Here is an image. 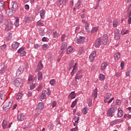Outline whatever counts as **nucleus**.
Returning a JSON list of instances; mask_svg holds the SVG:
<instances>
[{
  "label": "nucleus",
  "mask_w": 131,
  "mask_h": 131,
  "mask_svg": "<svg viewBox=\"0 0 131 131\" xmlns=\"http://www.w3.org/2000/svg\"><path fill=\"white\" fill-rule=\"evenodd\" d=\"M93 97H94V99L97 97V89H95L92 93Z\"/></svg>",
  "instance_id": "cd10ccee"
},
{
  "label": "nucleus",
  "mask_w": 131,
  "mask_h": 131,
  "mask_svg": "<svg viewBox=\"0 0 131 131\" xmlns=\"http://www.w3.org/2000/svg\"><path fill=\"white\" fill-rule=\"evenodd\" d=\"M120 58V53L119 52H117L114 55V59L116 61H118Z\"/></svg>",
  "instance_id": "412c9836"
},
{
  "label": "nucleus",
  "mask_w": 131,
  "mask_h": 131,
  "mask_svg": "<svg viewBox=\"0 0 131 131\" xmlns=\"http://www.w3.org/2000/svg\"><path fill=\"white\" fill-rule=\"evenodd\" d=\"M52 107H55L57 106V102L56 101H54L52 103Z\"/></svg>",
  "instance_id": "5fc2aeb1"
},
{
  "label": "nucleus",
  "mask_w": 131,
  "mask_h": 131,
  "mask_svg": "<svg viewBox=\"0 0 131 131\" xmlns=\"http://www.w3.org/2000/svg\"><path fill=\"white\" fill-rule=\"evenodd\" d=\"M116 103L117 105H120L121 104V100L118 99L116 101Z\"/></svg>",
  "instance_id": "052dcab7"
},
{
  "label": "nucleus",
  "mask_w": 131,
  "mask_h": 131,
  "mask_svg": "<svg viewBox=\"0 0 131 131\" xmlns=\"http://www.w3.org/2000/svg\"><path fill=\"white\" fill-rule=\"evenodd\" d=\"M46 11L44 10H41L40 11V16L41 19H44L45 17Z\"/></svg>",
  "instance_id": "aec40b11"
},
{
  "label": "nucleus",
  "mask_w": 131,
  "mask_h": 131,
  "mask_svg": "<svg viewBox=\"0 0 131 131\" xmlns=\"http://www.w3.org/2000/svg\"><path fill=\"white\" fill-rule=\"evenodd\" d=\"M46 93H47V91H43L42 92V94L40 96V98L42 100H44L46 99Z\"/></svg>",
  "instance_id": "4be33fe9"
},
{
  "label": "nucleus",
  "mask_w": 131,
  "mask_h": 131,
  "mask_svg": "<svg viewBox=\"0 0 131 131\" xmlns=\"http://www.w3.org/2000/svg\"><path fill=\"white\" fill-rule=\"evenodd\" d=\"M9 7L13 11H15L18 9V4H17V2L14 1V2H12L11 5L10 6H9Z\"/></svg>",
  "instance_id": "39448f33"
},
{
  "label": "nucleus",
  "mask_w": 131,
  "mask_h": 131,
  "mask_svg": "<svg viewBox=\"0 0 131 131\" xmlns=\"http://www.w3.org/2000/svg\"><path fill=\"white\" fill-rule=\"evenodd\" d=\"M88 108L87 107H84L83 109H82V113L84 115H86L88 114Z\"/></svg>",
  "instance_id": "a19ab883"
},
{
  "label": "nucleus",
  "mask_w": 131,
  "mask_h": 131,
  "mask_svg": "<svg viewBox=\"0 0 131 131\" xmlns=\"http://www.w3.org/2000/svg\"><path fill=\"white\" fill-rule=\"evenodd\" d=\"M79 120V118L78 117H75V118H74V121H75L76 123H78Z\"/></svg>",
  "instance_id": "603ef678"
},
{
  "label": "nucleus",
  "mask_w": 131,
  "mask_h": 131,
  "mask_svg": "<svg viewBox=\"0 0 131 131\" xmlns=\"http://www.w3.org/2000/svg\"><path fill=\"white\" fill-rule=\"evenodd\" d=\"M21 83H22L21 79H20V78H17L15 80L14 84L16 87H19L21 85Z\"/></svg>",
  "instance_id": "6e6552de"
},
{
  "label": "nucleus",
  "mask_w": 131,
  "mask_h": 131,
  "mask_svg": "<svg viewBox=\"0 0 131 131\" xmlns=\"http://www.w3.org/2000/svg\"><path fill=\"white\" fill-rule=\"evenodd\" d=\"M28 80H29V83L33 82V79L32 76H31V75L29 76Z\"/></svg>",
  "instance_id": "a18cd8bd"
},
{
  "label": "nucleus",
  "mask_w": 131,
  "mask_h": 131,
  "mask_svg": "<svg viewBox=\"0 0 131 131\" xmlns=\"http://www.w3.org/2000/svg\"><path fill=\"white\" fill-rule=\"evenodd\" d=\"M99 78L100 81H104L105 79V76L103 74H100Z\"/></svg>",
  "instance_id": "7c9ffc66"
},
{
  "label": "nucleus",
  "mask_w": 131,
  "mask_h": 131,
  "mask_svg": "<svg viewBox=\"0 0 131 131\" xmlns=\"http://www.w3.org/2000/svg\"><path fill=\"white\" fill-rule=\"evenodd\" d=\"M68 2V0H57V3L58 6L61 5L63 4H66Z\"/></svg>",
  "instance_id": "f3484780"
},
{
  "label": "nucleus",
  "mask_w": 131,
  "mask_h": 131,
  "mask_svg": "<svg viewBox=\"0 0 131 131\" xmlns=\"http://www.w3.org/2000/svg\"><path fill=\"white\" fill-rule=\"evenodd\" d=\"M81 2L80 1H78L77 3L76 4V7H77V8L78 9H79L81 7Z\"/></svg>",
  "instance_id": "c9c22d12"
},
{
  "label": "nucleus",
  "mask_w": 131,
  "mask_h": 131,
  "mask_svg": "<svg viewBox=\"0 0 131 131\" xmlns=\"http://www.w3.org/2000/svg\"><path fill=\"white\" fill-rule=\"evenodd\" d=\"M108 63L106 62H103L102 63L101 66V71H104L108 66Z\"/></svg>",
  "instance_id": "dca6fc26"
},
{
  "label": "nucleus",
  "mask_w": 131,
  "mask_h": 131,
  "mask_svg": "<svg viewBox=\"0 0 131 131\" xmlns=\"http://www.w3.org/2000/svg\"><path fill=\"white\" fill-rule=\"evenodd\" d=\"M114 38L116 40L119 39L120 38V34H118V33L115 34Z\"/></svg>",
  "instance_id": "ea45409f"
},
{
  "label": "nucleus",
  "mask_w": 131,
  "mask_h": 131,
  "mask_svg": "<svg viewBox=\"0 0 131 131\" xmlns=\"http://www.w3.org/2000/svg\"><path fill=\"white\" fill-rule=\"evenodd\" d=\"M129 32V31L127 30L125 32L122 31L121 33L123 35H124L127 34Z\"/></svg>",
  "instance_id": "13d9d810"
},
{
  "label": "nucleus",
  "mask_w": 131,
  "mask_h": 131,
  "mask_svg": "<svg viewBox=\"0 0 131 131\" xmlns=\"http://www.w3.org/2000/svg\"><path fill=\"white\" fill-rule=\"evenodd\" d=\"M118 123V120L113 121H112V122H111V125H115V124H117Z\"/></svg>",
  "instance_id": "864d4df0"
},
{
  "label": "nucleus",
  "mask_w": 131,
  "mask_h": 131,
  "mask_svg": "<svg viewBox=\"0 0 131 131\" xmlns=\"http://www.w3.org/2000/svg\"><path fill=\"white\" fill-rule=\"evenodd\" d=\"M118 25V20L117 19H115L113 21V26L114 28H116Z\"/></svg>",
  "instance_id": "c85d7f7f"
},
{
  "label": "nucleus",
  "mask_w": 131,
  "mask_h": 131,
  "mask_svg": "<svg viewBox=\"0 0 131 131\" xmlns=\"http://www.w3.org/2000/svg\"><path fill=\"white\" fill-rule=\"evenodd\" d=\"M78 101V99H76V100H75V101H74L73 102V103H72V105H71L72 108H74L75 107V106L76 105L77 102Z\"/></svg>",
  "instance_id": "e433bc0d"
},
{
  "label": "nucleus",
  "mask_w": 131,
  "mask_h": 131,
  "mask_svg": "<svg viewBox=\"0 0 131 131\" xmlns=\"http://www.w3.org/2000/svg\"><path fill=\"white\" fill-rule=\"evenodd\" d=\"M66 36L65 34L62 35V36H61V41H63L64 39L66 38Z\"/></svg>",
  "instance_id": "69168bd1"
},
{
  "label": "nucleus",
  "mask_w": 131,
  "mask_h": 131,
  "mask_svg": "<svg viewBox=\"0 0 131 131\" xmlns=\"http://www.w3.org/2000/svg\"><path fill=\"white\" fill-rule=\"evenodd\" d=\"M17 118L19 121H23L25 120V117L23 114H19L18 115Z\"/></svg>",
  "instance_id": "f8f14e48"
},
{
  "label": "nucleus",
  "mask_w": 131,
  "mask_h": 131,
  "mask_svg": "<svg viewBox=\"0 0 131 131\" xmlns=\"http://www.w3.org/2000/svg\"><path fill=\"white\" fill-rule=\"evenodd\" d=\"M44 108V104L42 102H40L38 103V105H37L36 111L38 112V114H39L40 111L42 110Z\"/></svg>",
  "instance_id": "423d86ee"
},
{
  "label": "nucleus",
  "mask_w": 131,
  "mask_h": 131,
  "mask_svg": "<svg viewBox=\"0 0 131 131\" xmlns=\"http://www.w3.org/2000/svg\"><path fill=\"white\" fill-rule=\"evenodd\" d=\"M107 40H108L107 35V34L103 35L102 41L104 45H105L107 43Z\"/></svg>",
  "instance_id": "9b49d317"
},
{
  "label": "nucleus",
  "mask_w": 131,
  "mask_h": 131,
  "mask_svg": "<svg viewBox=\"0 0 131 131\" xmlns=\"http://www.w3.org/2000/svg\"><path fill=\"white\" fill-rule=\"evenodd\" d=\"M4 1H0V10L3 11L4 9Z\"/></svg>",
  "instance_id": "2f4dec72"
},
{
  "label": "nucleus",
  "mask_w": 131,
  "mask_h": 131,
  "mask_svg": "<svg viewBox=\"0 0 131 131\" xmlns=\"http://www.w3.org/2000/svg\"><path fill=\"white\" fill-rule=\"evenodd\" d=\"M77 63H75V65H74V66H73V70L71 73V74L72 76H73L75 73H76V71H77L78 68H77Z\"/></svg>",
  "instance_id": "ddd939ff"
},
{
  "label": "nucleus",
  "mask_w": 131,
  "mask_h": 131,
  "mask_svg": "<svg viewBox=\"0 0 131 131\" xmlns=\"http://www.w3.org/2000/svg\"><path fill=\"white\" fill-rule=\"evenodd\" d=\"M68 45L64 42L62 43L61 46V50L64 51L67 48Z\"/></svg>",
  "instance_id": "a878e982"
},
{
  "label": "nucleus",
  "mask_w": 131,
  "mask_h": 131,
  "mask_svg": "<svg viewBox=\"0 0 131 131\" xmlns=\"http://www.w3.org/2000/svg\"><path fill=\"white\" fill-rule=\"evenodd\" d=\"M124 118H127V119H130L131 118V116L130 115H128L127 114H125V115H124Z\"/></svg>",
  "instance_id": "09e8293b"
},
{
  "label": "nucleus",
  "mask_w": 131,
  "mask_h": 131,
  "mask_svg": "<svg viewBox=\"0 0 131 131\" xmlns=\"http://www.w3.org/2000/svg\"><path fill=\"white\" fill-rule=\"evenodd\" d=\"M116 111V109L114 107H111L108 109L107 112V116L108 117H113L115 115V113Z\"/></svg>",
  "instance_id": "7ed1b4c3"
},
{
  "label": "nucleus",
  "mask_w": 131,
  "mask_h": 131,
  "mask_svg": "<svg viewBox=\"0 0 131 131\" xmlns=\"http://www.w3.org/2000/svg\"><path fill=\"white\" fill-rule=\"evenodd\" d=\"M53 35H54V37L55 38L58 37V33H57V31H54Z\"/></svg>",
  "instance_id": "4d7b16f0"
},
{
  "label": "nucleus",
  "mask_w": 131,
  "mask_h": 131,
  "mask_svg": "<svg viewBox=\"0 0 131 131\" xmlns=\"http://www.w3.org/2000/svg\"><path fill=\"white\" fill-rule=\"evenodd\" d=\"M131 15V4L129 6L127 9V16L129 17Z\"/></svg>",
  "instance_id": "72a5a7b5"
},
{
  "label": "nucleus",
  "mask_w": 131,
  "mask_h": 131,
  "mask_svg": "<svg viewBox=\"0 0 131 131\" xmlns=\"http://www.w3.org/2000/svg\"><path fill=\"white\" fill-rule=\"evenodd\" d=\"M39 33H40V35L41 36H43L45 34L44 29H40V30H39Z\"/></svg>",
  "instance_id": "f704fd0d"
},
{
  "label": "nucleus",
  "mask_w": 131,
  "mask_h": 131,
  "mask_svg": "<svg viewBox=\"0 0 131 131\" xmlns=\"http://www.w3.org/2000/svg\"><path fill=\"white\" fill-rule=\"evenodd\" d=\"M43 77L42 73L41 72H38V80H41Z\"/></svg>",
  "instance_id": "c756f323"
},
{
  "label": "nucleus",
  "mask_w": 131,
  "mask_h": 131,
  "mask_svg": "<svg viewBox=\"0 0 131 131\" xmlns=\"http://www.w3.org/2000/svg\"><path fill=\"white\" fill-rule=\"evenodd\" d=\"M2 126L3 127L4 129L7 128L8 127V124L6 120H3V122L2 123Z\"/></svg>",
  "instance_id": "473e14b6"
},
{
  "label": "nucleus",
  "mask_w": 131,
  "mask_h": 131,
  "mask_svg": "<svg viewBox=\"0 0 131 131\" xmlns=\"http://www.w3.org/2000/svg\"><path fill=\"white\" fill-rule=\"evenodd\" d=\"M111 97V94L107 93L105 96L104 102L107 103V101L110 99Z\"/></svg>",
  "instance_id": "6ab92c4d"
},
{
  "label": "nucleus",
  "mask_w": 131,
  "mask_h": 131,
  "mask_svg": "<svg viewBox=\"0 0 131 131\" xmlns=\"http://www.w3.org/2000/svg\"><path fill=\"white\" fill-rule=\"evenodd\" d=\"M35 87H36V84H33L30 85V90H33Z\"/></svg>",
  "instance_id": "680f3d73"
},
{
  "label": "nucleus",
  "mask_w": 131,
  "mask_h": 131,
  "mask_svg": "<svg viewBox=\"0 0 131 131\" xmlns=\"http://www.w3.org/2000/svg\"><path fill=\"white\" fill-rule=\"evenodd\" d=\"M97 30H98V27H94L91 31V33H95L97 31Z\"/></svg>",
  "instance_id": "c03bdc74"
},
{
  "label": "nucleus",
  "mask_w": 131,
  "mask_h": 131,
  "mask_svg": "<svg viewBox=\"0 0 131 131\" xmlns=\"http://www.w3.org/2000/svg\"><path fill=\"white\" fill-rule=\"evenodd\" d=\"M73 50H74V49L71 46L69 47L67 50V53L68 54H70L71 53H72L73 52Z\"/></svg>",
  "instance_id": "b1692460"
},
{
  "label": "nucleus",
  "mask_w": 131,
  "mask_h": 131,
  "mask_svg": "<svg viewBox=\"0 0 131 131\" xmlns=\"http://www.w3.org/2000/svg\"><path fill=\"white\" fill-rule=\"evenodd\" d=\"M51 94V92L50 89H48L47 91H46V94H47L48 96H50V95Z\"/></svg>",
  "instance_id": "e2e57ef3"
},
{
  "label": "nucleus",
  "mask_w": 131,
  "mask_h": 131,
  "mask_svg": "<svg viewBox=\"0 0 131 131\" xmlns=\"http://www.w3.org/2000/svg\"><path fill=\"white\" fill-rule=\"evenodd\" d=\"M7 66L5 64L1 65V69H0V75H2L4 74L7 69Z\"/></svg>",
  "instance_id": "9d476101"
},
{
  "label": "nucleus",
  "mask_w": 131,
  "mask_h": 131,
  "mask_svg": "<svg viewBox=\"0 0 131 131\" xmlns=\"http://www.w3.org/2000/svg\"><path fill=\"white\" fill-rule=\"evenodd\" d=\"M101 44V42L100 39H97L96 41H95V43L94 45L96 48H98L100 46Z\"/></svg>",
  "instance_id": "a211bd4d"
},
{
  "label": "nucleus",
  "mask_w": 131,
  "mask_h": 131,
  "mask_svg": "<svg viewBox=\"0 0 131 131\" xmlns=\"http://www.w3.org/2000/svg\"><path fill=\"white\" fill-rule=\"evenodd\" d=\"M50 84L52 85H54V84H56V81L54 79H52L50 81Z\"/></svg>",
  "instance_id": "49530a36"
},
{
  "label": "nucleus",
  "mask_w": 131,
  "mask_h": 131,
  "mask_svg": "<svg viewBox=\"0 0 131 131\" xmlns=\"http://www.w3.org/2000/svg\"><path fill=\"white\" fill-rule=\"evenodd\" d=\"M86 38L84 36H79L77 37V40H76V42L77 44H81L85 42Z\"/></svg>",
  "instance_id": "20e7f679"
},
{
  "label": "nucleus",
  "mask_w": 131,
  "mask_h": 131,
  "mask_svg": "<svg viewBox=\"0 0 131 131\" xmlns=\"http://www.w3.org/2000/svg\"><path fill=\"white\" fill-rule=\"evenodd\" d=\"M83 49L82 48H79L78 54L79 55H81V54L83 53Z\"/></svg>",
  "instance_id": "de8ad7c7"
},
{
  "label": "nucleus",
  "mask_w": 131,
  "mask_h": 131,
  "mask_svg": "<svg viewBox=\"0 0 131 131\" xmlns=\"http://www.w3.org/2000/svg\"><path fill=\"white\" fill-rule=\"evenodd\" d=\"M123 116V112L121 108H118L117 116L119 118L122 117Z\"/></svg>",
  "instance_id": "4468645a"
},
{
  "label": "nucleus",
  "mask_w": 131,
  "mask_h": 131,
  "mask_svg": "<svg viewBox=\"0 0 131 131\" xmlns=\"http://www.w3.org/2000/svg\"><path fill=\"white\" fill-rule=\"evenodd\" d=\"M0 48L2 50H4L6 48V46L3 45V46H1Z\"/></svg>",
  "instance_id": "338daca9"
},
{
  "label": "nucleus",
  "mask_w": 131,
  "mask_h": 131,
  "mask_svg": "<svg viewBox=\"0 0 131 131\" xmlns=\"http://www.w3.org/2000/svg\"><path fill=\"white\" fill-rule=\"evenodd\" d=\"M43 68V65L41 63V61L39 62V63H38V67H37V70H38V71H40Z\"/></svg>",
  "instance_id": "5701e85b"
},
{
  "label": "nucleus",
  "mask_w": 131,
  "mask_h": 131,
  "mask_svg": "<svg viewBox=\"0 0 131 131\" xmlns=\"http://www.w3.org/2000/svg\"><path fill=\"white\" fill-rule=\"evenodd\" d=\"M13 21L10 20V19L6 20L4 22L5 30H6L7 31L11 30L13 27Z\"/></svg>",
  "instance_id": "f257e3e1"
},
{
  "label": "nucleus",
  "mask_w": 131,
  "mask_h": 131,
  "mask_svg": "<svg viewBox=\"0 0 131 131\" xmlns=\"http://www.w3.org/2000/svg\"><path fill=\"white\" fill-rule=\"evenodd\" d=\"M80 77L79 76H76L75 77V81H76L75 83L77 84L78 82L77 80H79Z\"/></svg>",
  "instance_id": "6e6d98bb"
},
{
  "label": "nucleus",
  "mask_w": 131,
  "mask_h": 131,
  "mask_svg": "<svg viewBox=\"0 0 131 131\" xmlns=\"http://www.w3.org/2000/svg\"><path fill=\"white\" fill-rule=\"evenodd\" d=\"M19 45H20V43H19L18 42H14L12 45V48L16 50L19 47Z\"/></svg>",
  "instance_id": "2eb2a0df"
},
{
  "label": "nucleus",
  "mask_w": 131,
  "mask_h": 131,
  "mask_svg": "<svg viewBox=\"0 0 131 131\" xmlns=\"http://www.w3.org/2000/svg\"><path fill=\"white\" fill-rule=\"evenodd\" d=\"M128 23L129 25L131 24V17L130 16H129V18L128 19Z\"/></svg>",
  "instance_id": "774afa93"
},
{
  "label": "nucleus",
  "mask_w": 131,
  "mask_h": 131,
  "mask_svg": "<svg viewBox=\"0 0 131 131\" xmlns=\"http://www.w3.org/2000/svg\"><path fill=\"white\" fill-rule=\"evenodd\" d=\"M90 24L88 23H86V24L85 25V30H87L88 31H90Z\"/></svg>",
  "instance_id": "4c0bfd02"
},
{
  "label": "nucleus",
  "mask_w": 131,
  "mask_h": 131,
  "mask_svg": "<svg viewBox=\"0 0 131 131\" xmlns=\"http://www.w3.org/2000/svg\"><path fill=\"white\" fill-rule=\"evenodd\" d=\"M4 17L2 14H0V23H3L4 21Z\"/></svg>",
  "instance_id": "8fccbe9b"
},
{
  "label": "nucleus",
  "mask_w": 131,
  "mask_h": 131,
  "mask_svg": "<svg viewBox=\"0 0 131 131\" xmlns=\"http://www.w3.org/2000/svg\"><path fill=\"white\" fill-rule=\"evenodd\" d=\"M37 26L39 27H43L44 24L41 22V20H38L37 21Z\"/></svg>",
  "instance_id": "58836bf2"
},
{
  "label": "nucleus",
  "mask_w": 131,
  "mask_h": 131,
  "mask_svg": "<svg viewBox=\"0 0 131 131\" xmlns=\"http://www.w3.org/2000/svg\"><path fill=\"white\" fill-rule=\"evenodd\" d=\"M24 71V67L23 66H20L19 68L16 70V76H19L22 74Z\"/></svg>",
  "instance_id": "0eeeda50"
},
{
  "label": "nucleus",
  "mask_w": 131,
  "mask_h": 131,
  "mask_svg": "<svg viewBox=\"0 0 131 131\" xmlns=\"http://www.w3.org/2000/svg\"><path fill=\"white\" fill-rule=\"evenodd\" d=\"M13 101L12 100H10L9 101L6 102V104L3 106V110L4 111L7 112L12 107Z\"/></svg>",
  "instance_id": "f03ea898"
},
{
  "label": "nucleus",
  "mask_w": 131,
  "mask_h": 131,
  "mask_svg": "<svg viewBox=\"0 0 131 131\" xmlns=\"http://www.w3.org/2000/svg\"><path fill=\"white\" fill-rule=\"evenodd\" d=\"M75 92H72L70 95L69 96V99H74L75 98Z\"/></svg>",
  "instance_id": "bb28decb"
},
{
  "label": "nucleus",
  "mask_w": 131,
  "mask_h": 131,
  "mask_svg": "<svg viewBox=\"0 0 131 131\" xmlns=\"http://www.w3.org/2000/svg\"><path fill=\"white\" fill-rule=\"evenodd\" d=\"M22 98V94L19 93L16 95V98L17 100H20Z\"/></svg>",
  "instance_id": "79ce46f5"
},
{
  "label": "nucleus",
  "mask_w": 131,
  "mask_h": 131,
  "mask_svg": "<svg viewBox=\"0 0 131 131\" xmlns=\"http://www.w3.org/2000/svg\"><path fill=\"white\" fill-rule=\"evenodd\" d=\"M126 76L128 77L130 75V70H128L125 73Z\"/></svg>",
  "instance_id": "bf43d9fd"
},
{
  "label": "nucleus",
  "mask_w": 131,
  "mask_h": 131,
  "mask_svg": "<svg viewBox=\"0 0 131 131\" xmlns=\"http://www.w3.org/2000/svg\"><path fill=\"white\" fill-rule=\"evenodd\" d=\"M15 21L14 23V25L16 27H18V26H19V18L18 17H16L15 18Z\"/></svg>",
  "instance_id": "393cba45"
},
{
  "label": "nucleus",
  "mask_w": 131,
  "mask_h": 131,
  "mask_svg": "<svg viewBox=\"0 0 131 131\" xmlns=\"http://www.w3.org/2000/svg\"><path fill=\"white\" fill-rule=\"evenodd\" d=\"M26 52L24 50L23 52H21V53H20V55L21 56H24L26 55Z\"/></svg>",
  "instance_id": "0e129e2a"
},
{
  "label": "nucleus",
  "mask_w": 131,
  "mask_h": 131,
  "mask_svg": "<svg viewBox=\"0 0 131 131\" xmlns=\"http://www.w3.org/2000/svg\"><path fill=\"white\" fill-rule=\"evenodd\" d=\"M96 52L95 51H93L89 56V60L91 62H93V60L96 57Z\"/></svg>",
  "instance_id": "1a4fd4ad"
},
{
  "label": "nucleus",
  "mask_w": 131,
  "mask_h": 131,
  "mask_svg": "<svg viewBox=\"0 0 131 131\" xmlns=\"http://www.w3.org/2000/svg\"><path fill=\"white\" fill-rule=\"evenodd\" d=\"M24 48H20L18 51H17V53H22L24 51Z\"/></svg>",
  "instance_id": "3c124183"
},
{
  "label": "nucleus",
  "mask_w": 131,
  "mask_h": 131,
  "mask_svg": "<svg viewBox=\"0 0 131 131\" xmlns=\"http://www.w3.org/2000/svg\"><path fill=\"white\" fill-rule=\"evenodd\" d=\"M49 48V46L48 45H43L42 46L41 49L43 50H47V49Z\"/></svg>",
  "instance_id": "37998d69"
}]
</instances>
